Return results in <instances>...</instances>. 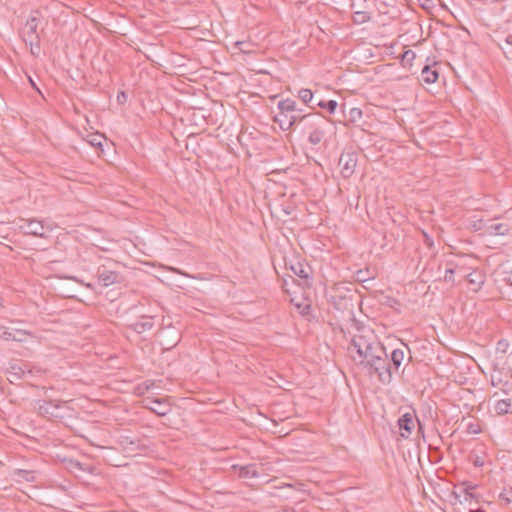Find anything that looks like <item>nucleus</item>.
<instances>
[{"label":"nucleus","instance_id":"f257e3e1","mask_svg":"<svg viewBox=\"0 0 512 512\" xmlns=\"http://www.w3.org/2000/svg\"><path fill=\"white\" fill-rule=\"evenodd\" d=\"M300 112L301 109H297L295 101L288 98L280 100L274 111V121L282 130H288L294 125Z\"/></svg>","mask_w":512,"mask_h":512},{"label":"nucleus","instance_id":"f03ea898","mask_svg":"<svg viewBox=\"0 0 512 512\" xmlns=\"http://www.w3.org/2000/svg\"><path fill=\"white\" fill-rule=\"evenodd\" d=\"M351 344L356 352H371L380 346L373 331L364 329L360 334H356L351 339Z\"/></svg>","mask_w":512,"mask_h":512},{"label":"nucleus","instance_id":"7ed1b4c3","mask_svg":"<svg viewBox=\"0 0 512 512\" xmlns=\"http://www.w3.org/2000/svg\"><path fill=\"white\" fill-rule=\"evenodd\" d=\"M356 164L357 158L354 153H343L339 158V166L343 177L347 178L351 176L355 170Z\"/></svg>","mask_w":512,"mask_h":512},{"label":"nucleus","instance_id":"20e7f679","mask_svg":"<svg viewBox=\"0 0 512 512\" xmlns=\"http://www.w3.org/2000/svg\"><path fill=\"white\" fill-rule=\"evenodd\" d=\"M360 358H363V360H366L375 368L376 371H379L380 369H384L386 372L390 374V366H386L385 362L388 360L389 354H383L384 358L377 354H358Z\"/></svg>","mask_w":512,"mask_h":512},{"label":"nucleus","instance_id":"39448f33","mask_svg":"<svg viewBox=\"0 0 512 512\" xmlns=\"http://www.w3.org/2000/svg\"><path fill=\"white\" fill-rule=\"evenodd\" d=\"M146 407L159 416H165L171 411V406L166 399L147 400Z\"/></svg>","mask_w":512,"mask_h":512},{"label":"nucleus","instance_id":"423d86ee","mask_svg":"<svg viewBox=\"0 0 512 512\" xmlns=\"http://www.w3.org/2000/svg\"><path fill=\"white\" fill-rule=\"evenodd\" d=\"M291 302L300 314L307 316L310 313L311 301L304 294H297L291 297Z\"/></svg>","mask_w":512,"mask_h":512},{"label":"nucleus","instance_id":"0eeeda50","mask_svg":"<svg viewBox=\"0 0 512 512\" xmlns=\"http://www.w3.org/2000/svg\"><path fill=\"white\" fill-rule=\"evenodd\" d=\"M398 426L401 430V436L408 438L414 428L413 417L410 413L403 414L398 420Z\"/></svg>","mask_w":512,"mask_h":512},{"label":"nucleus","instance_id":"6e6552de","mask_svg":"<svg viewBox=\"0 0 512 512\" xmlns=\"http://www.w3.org/2000/svg\"><path fill=\"white\" fill-rule=\"evenodd\" d=\"M233 468L237 470V473L241 478H258L262 474L255 464H249L245 466L234 465Z\"/></svg>","mask_w":512,"mask_h":512},{"label":"nucleus","instance_id":"1a4fd4ad","mask_svg":"<svg viewBox=\"0 0 512 512\" xmlns=\"http://www.w3.org/2000/svg\"><path fill=\"white\" fill-rule=\"evenodd\" d=\"M62 405L61 402L56 401H43L39 404L38 410L41 415L49 416V417H57V410Z\"/></svg>","mask_w":512,"mask_h":512},{"label":"nucleus","instance_id":"9d476101","mask_svg":"<svg viewBox=\"0 0 512 512\" xmlns=\"http://www.w3.org/2000/svg\"><path fill=\"white\" fill-rule=\"evenodd\" d=\"M328 300H329V302H331L334 305V307L337 310H340V311L350 309L353 306L351 298L347 297L346 295H342V294H340L338 296L329 295Z\"/></svg>","mask_w":512,"mask_h":512},{"label":"nucleus","instance_id":"9b49d317","mask_svg":"<svg viewBox=\"0 0 512 512\" xmlns=\"http://www.w3.org/2000/svg\"><path fill=\"white\" fill-rule=\"evenodd\" d=\"M22 229L27 235L44 237V226L39 221L30 220L24 226H22Z\"/></svg>","mask_w":512,"mask_h":512},{"label":"nucleus","instance_id":"f8f14e48","mask_svg":"<svg viewBox=\"0 0 512 512\" xmlns=\"http://www.w3.org/2000/svg\"><path fill=\"white\" fill-rule=\"evenodd\" d=\"M99 281L103 286L108 287L110 285L120 282V277L116 272L103 271L99 275Z\"/></svg>","mask_w":512,"mask_h":512},{"label":"nucleus","instance_id":"ddd939ff","mask_svg":"<svg viewBox=\"0 0 512 512\" xmlns=\"http://www.w3.org/2000/svg\"><path fill=\"white\" fill-rule=\"evenodd\" d=\"M153 327V319L149 316H142L133 324V329L138 333H143Z\"/></svg>","mask_w":512,"mask_h":512},{"label":"nucleus","instance_id":"4468645a","mask_svg":"<svg viewBox=\"0 0 512 512\" xmlns=\"http://www.w3.org/2000/svg\"><path fill=\"white\" fill-rule=\"evenodd\" d=\"M494 411L498 415L512 413V399H501L496 401Z\"/></svg>","mask_w":512,"mask_h":512},{"label":"nucleus","instance_id":"2eb2a0df","mask_svg":"<svg viewBox=\"0 0 512 512\" xmlns=\"http://www.w3.org/2000/svg\"><path fill=\"white\" fill-rule=\"evenodd\" d=\"M421 77L425 83L432 84L437 81L438 72L436 70L431 69L429 66H424L421 72Z\"/></svg>","mask_w":512,"mask_h":512},{"label":"nucleus","instance_id":"dca6fc26","mask_svg":"<svg viewBox=\"0 0 512 512\" xmlns=\"http://www.w3.org/2000/svg\"><path fill=\"white\" fill-rule=\"evenodd\" d=\"M467 279L471 285L475 286V288H474L475 290L480 289L485 281L484 276L477 271H474V272L468 274Z\"/></svg>","mask_w":512,"mask_h":512},{"label":"nucleus","instance_id":"f3484780","mask_svg":"<svg viewBox=\"0 0 512 512\" xmlns=\"http://www.w3.org/2000/svg\"><path fill=\"white\" fill-rule=\"evenodd\" d=\"M17 481L33 482L36 479V475L33 471L18 470L16 472Z\"/></svg>","mask_w":512,"mask_h":512},{"label":"nucleus","instance_id":"a211bd4d","mask_svg":"<svg viewBox=\"0 0 512 512\" xmlns=\"http://www.w3.org/2000/svg\"><path fill=\"white\" fill-rule=\"evenodd\" d=\"M338 103L336 100L330 99L327 101H324L322 99V110H326L329 114H334L337 110Z\"/></svg>","mask_w":512,"mask_h":512},{"label":"nucleus","instance_id":"6ab92c4d","mask_svg":"<svg viewBox=\"0 0 512 512\" xmlns=\"http://www.w3.org/2000/svg\"><path fill=\"white\" fill-rule=\"evenodd\" d=\"M489 231L494 235H505L508 232L507 227L504 224H492L489 227Z\"/></svg>","mask_w":512,"mask_h":512},{"label":"nucleus","instance_id":"aec40b11","mask_svg":"<svg viewBox=\"0 0 512 512\" xmlns=\"http://www.w3.org/2000/svg\"><path fill=\"white\" fill-rule=\"evenodd\" d=\"M298 95L304 104H308L313 99V93L309 89L300 90Z\"/></svg>","mask_w":512,"mask_h":512},{"label":"nucleus","instance_id":"412c9836","mask_svg":"<svg viewBox=\"0 0 512 512\" xmlns=\"http://www.w3.org/2000/svg\"><path fill=\"white\" fill-rule=\"evenodd\" d=\"M153 386H154V382L146 381L144 383L137 385V387L135 389L139 395H142V394L146 393L148 390H150Z\"/></svg>","mask_w":512,"mask_h":512},{"label":"nucleus","instance_id":"4be33fe9","mask_svg":"<svg viewBox=\"0 0 512 512\" xmlns=\"http://www.w3.org/2000/svg\"><path fill=\"white\" fill-rule=\"evenodd\" d=\"M103 141H104V137L102 135H93L90 137V140H89V142L93 146H97V147H102Z\"/></svg>","mask_w":512,"mask_h":512},{"label":"nucleus","instance_id":"5701e85b","mask_svg":"<svg viewBox=\"0 0 512 512\" xmlns=\"http://www.w3.org/2000/svg\"><path fill=\"white\" fill-rule=\"evenodd\" d=\"M390 356L393 365L395 366L396 369H398L404 359V354H390Z\"/></svg>","mask_w":512,"mask_h":512},{"label":"nucleus","instance_id":"b1692460","mask_svg":"<svg viewBox=\"0 0 512 512\" xmlns=\"http://www.w3.org/2000/svg\"><path fill=\"white\" fill-rule=\"evenodd\" d=\"M500 499L505 502L506 504H509L512 502V490H508V491H503L501 494H500Z\"/></svg>","mask_w":512,"mask_h":512},{"label":"nucleus","instance_id":"393cba45","mask_svg":"<svg viewBox=\"0 0 512 512\" xmlns=\"http://www.w3.org/2000/svg\"><path fill=\"white\" fill-rule=\"evenodd\" d=\"M12 370L13 371L10 372V375L15 379L20 378L24 374V371L20 367L16 368L15 366H13Z\"/></svg>","mask_w":512,"mask_h":512},{"label":"nucleus","instance_id":"a878e982","mask_svg":"<svg viewBox=\"0 0 512 512\" xmlns=\"http://www.w3.org/2000/svg\"><path fill=\"white\" fill-rule=\"evenodd\" d=\"M415 59V52L412 50H406L403 54L402 60L403 61H412Z\"/></svg>","mask_w":512,"mask_h":512},{"label":"nucleus","instance_id":"bb28decb","mask_svg":"<svg viewBox=\"0 0 512 512\" xmlns=\"http://www.w3.org/2000/svg\"><path fill=\"white\" fill-rule=\"evenodd\" d=\"M454 273H455V271L453 268L446 269L445 275H444V280L447 282H453L454 281V279H453Z\"/></svg>","mask_w":512,"mask_h":512},{"label":"nucleus","instance_id":"cd10ccee","mask_svg":"<svg viewBox=\"0 0 512 512\" xmlns=\"http://www.w3.org/2000/svg\"><path fill=\"white\" fill-rule=\"evenodd\" d=\"M351 118L355 120L356 118H360L362 116V111L358 108H353L350 111Z\"/></svg>","mask_w":512,"mask_h":512},{"label":"nucleus","instance_id":"c85d7f7f","mask_svg":"<svg viewBox=\"0 0 512 512\" xmlns=\"http://www.w3.org/2000/svg\"><path fill=\"white\" fill-rule=\"evenodd\" d=\"M507 344L504 341H499L497 346V352H505Z\"/></svg>","mask_w":512,"mask_h":512},{"label":"nucleus","instance_id":"c756f323","mask_svg":"<svg viewBox=\"0 0 512 512\" xmlns=\"http://www.w3.org/2000/svg\"><path fill=\"white\" fill-rule=\"evenodd\" d=\"M504 281H505L508 285L512 286V270L506 273V276H505V278H504Z\"/></svg>","mask_w":512,"mask_h":512},{"label":"nucleus","instance_id":"7c9ffc66","mask_svg":"<svg viewBox=\"0 0 512 512\" xmlns=\"http://www.w3.org/2000/svg\"><path fill=\"white\" fill-rule=\"evenodd\" d=\"M463 498H464V501H465V502H467V501H469L470 499H472V498H473V494H472V493H470V492L466 489V490L464 491V496H463Z\"/></svg>","mask_w":512,"mask_h":512},{"label":"nucleus","instance_id":"2f4dec72","mask_svg":"<svg viewBox=\"0 0 512 512\" xmlns=\"http://www.w3.org/2000/svg\"><path fill=\"white\" fill-rule=\"evenodd\" d=\"M505 45L512 47V35L506 36Z\"/></svg>","mask_w":512,"mask_h":512},{"label":"nucleus","instance_id":"473e14b6","mask_svg":"<svg viewBox=\"0 0 512 512\" xmlns=\"http://www.w3.org/2000/svg\"><path fill=\"white\" fill-rule=\"evenodd\" d=\"M299 275H300L301 277L306 278V277H308V275H309V271H308V270L301 269V270H300V272H299Z\"/></svg>","mask_w":512,"mask_h":512},{"label":"nucleus","instance_id":"72a5a7b5","mask_svg":"<svg viewBox=\"0 0 512 512\" xmlns=\"http://www.w3.org/2000/svg\"><path fill=\"white\" fill-rule=\"evenodd\" d=\"M500 48L503 50V52H504L505 54H508V53L510 52V51L508 50V48H507V47H505L504 45H500Z\"/></svg>","mask_w":512,"mask_h":512},{"label":"nucleus","instance_id":"f704fd0d","mask_svg":"<svg viewBox=\"0 0 512 512\" xmlns=\"http://www.w3.org/2000/svg\"><path fill=\"white\" fill-rule=\"evenodd\" d=\"M280 512H294V510H292V509H282V510H280Z\"/></svg>","mask_w":512,"mask_h":512},{"label":"nucleus","instance_id":"c9c22d12","mask_svg":"<svg viewBox=\"0 0 512 512\" xmlns=\"http://www.w3.org/2000/svg\"><path fill=\"white\" fill-rule=\"evenodd\" d=\"M391 352H393V353L402 352V350L400 348H394Z\"/></svg>","mask_w":512,"mask_h":512},{"label":"nucleus","instance_id":"e433bc0d","mask_svg":"<svg viewBox=\"0 0 512 512\" xmlns=\"http://www.w3.org/2000/svg\"><path fill=\"white\" fill-rule=\"evenodd\" d=\"M329 4V0H322V5H328Z\"/></svg>","mask_w":512,"mask_h":512},{"label":"nucleus","instance_id":"4c0bfd02","mask_svg":"<svg viewBox=\"0 0 512 512\" xmlns=\"http://www.w3.org/2000/svg\"><path fill=\"white\" fill-rule=\"evenodd\" d=\"M427 243H428L430 246H432V244H433L432 240H431V239H429L428 237H427Z\"/></svg>","mask_w":512,"mask_h":512},{"label":"nucleus","instance_id":"58836bf2","mask_svg":"<svg viewBox=\"0 0 512 512\" xmlns=\"http://www.w3.org/2000/svg\"><path fill=\"white\" fill-rule=\"evenodd\" d=\"M310 141H312L314 144L317 143V139H314L313 137L310 138Z\"/></svg>","mask_w":512,"mask_h":512},{"label":"nucleus","instance_id":"ea45409f","mask_svg":"<svg viewBox=\"0 0 512 512\" xmlns=\"http://www.w3.org/2000/svg\"><path fill=\"white\" fill-rule=\"evenodd\" d=\"M366 16L363 15L362 22H365Z\"/></svg>","mask_w":512,"mask_h":512},{"label":"nucleus","instance_id":"a19ab883","mask_svg":"<svg viewBox=\"0 0 512 512\" xmlns=\"http://www.w3.org/2000/svg\"><path fill=\"white\" fill-rule=\"evenodd\" d=\"M468 512H472L471 510H469Z\"/></svg>","mask_w":512,"mask_h":512}]
</instances>
